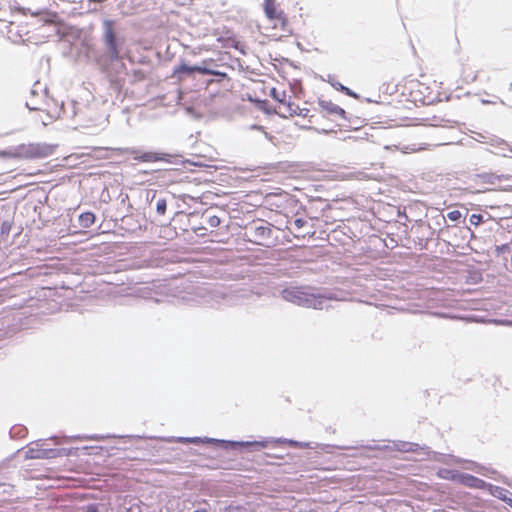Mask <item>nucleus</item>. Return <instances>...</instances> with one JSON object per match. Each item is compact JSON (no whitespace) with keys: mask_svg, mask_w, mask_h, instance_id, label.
<instances>
[{"mask_svg":"<svg viewBox=\"0 0 512 512\" xmlns=\"http://www.w3.org/2000/svg\"><path fill=\"white\" fill-rule=\"evenodd\" d=\"M396 91L405 101L414 105H432L442 101L446 94L441 83L425 77L422 80L405 78L397 84Z\"/></svg>","mask_w":512,"mask_h":512,"instance_id":"obj_1","label":"nucleus"},{"mask_svg":"<svg viewBox=\"0 0 512 512\" xmlns=\"http://www.w3.org/2000/svg\"><path fill=\"white\" fill-rule=\"evenodd\" d=\"M264 12L267 19V25L264 28L266 36L279 40L292 35L291 24L284 11L278 8L275 0L264 1Z\"/></svg>","mask_w":512,"mask_h":512,"instance_id":"obj_2","label":"nucleus"},{"mask_svg":"<svg viewBox=\"0 0 512 512\" xmlns=\"http://www.w3.org/2000/svg\"><path fill=\"white\" fill-rule=\"evenodd\" d=\"M273 98L277 101L275 105V111L278 115L283 118L299 116L302 118H308V121L312 123L313 115L310 114V109L300 108L297 104L291 101V96L286 95L284 91H279L273 88L271 91Z\"/></svg>","mask_w":512,"mask_h":512,"instance_id":"obj_3","label":"nucleus"},{"mask_svg":"<svg viewBox=\"0 0 512 512\" xmlns=\"http://www.w3.org/2000/svg\"><path fill=\"white\" fill-rule=\"evenodd\" d=\"M54 146L40 143L20 144L15 148L1 152V155L16 159H40L52 155Z\"/></svg>","mask_w":512,"mask_h":512,"instance_id":"obj_4","label":"nucleus"},{"mask_svg":"<svg viewBox=\"0 0 512 512\" xmlns=\"http://www.w3.org/2000/svg\"><path fill=\"white\" fill-rule=\"evenodd\" d=\"M104 41L110 58L112 60H118L120 58L121 49L111 21L105 23Z\"/></svg>","mask_w":512,"mask_h":512,"instance_id":"obj_5","label":"nucleus"},{"mask_svg":"<svg viewBox=\"0 0 512 512\" xmlns=\"http://www.w3.org/2000/svg\"><path fill=\"white\" fill-rule=\"evenodd\" d=\"M213 34L216 37V40L220 44L221 48H234L236 50L244 52V46L241 44L240 41L237 40L235 34L231 30L226 28H223L221 30L216 29Z\"/></svg>","mask_w":512,"mask_h":512,"instance_id":"obj_6","label":"nucleus"},{"mask_svg":"<svg viewBox=\"0 0 512 512\" xmlns=\"http://www.w3.org/2000/svg\"><path fill=\"white\" fill-rule=\"evenodd\" d=\"M246 235L249 241L258 245H265L271 238L272 229L266 225H255L247 230Z\"/></svg>","mask_w":512,"mask_h":512,"instance_id":"obj_7","label":"nucleus"},{"mask_svg":"<svg viewBox=\"0 0 512 512\" xmlns=\"http://www.w3.org/2000/svg\"><path fill=\"white\" fill-rule=\"evenodd\" d=\"M133 159L141 163L169 162L171 155L165 152H139L131 151Z\"/></svg>","mask_w":512,"mask_h":512,"instance_id":"obj_8","label":"nucleus"},{"mask_svg":"<svg viewBox=\"0 0 512 512\" xmlns=\"http://www.w3.org/2000/svg\"><path fill=\"white\" fill-rule=\"evenodd\" d=\"M15 10L21 12L23 15L30 14L32 16H39L41 18V21L48 24H54L58 20V14L56 12H52L46 9H42L40 7H14Z\"/></svg>","mask_w":512,"mask_h":512,"instance_id":"obj_9","label":"nucleus"},{"mask_svg":"<svg viewBox=\"0 0 512 512\" xmlns=\"http://www.w3.org/2000/svg\"><path fill=\"white\" fill-rule=\"evenodd\" d=\"M195 72H198L200 74L204 75H220V73L200 67V66H187L186 64H181L174 68L173 70V77H176L178 80H182V74L191 75Z\"/></svg>","mask_w":512,"mask_h":512,"instance_id":"obj_10","label":"nucleus"},{"mask_svg":"<svg viewBox=\"0 0 512 512\" xmlns=\"http://www.w3.org/2000/svg\"><path fill=\"white\" fill-rule=\"evenodd\" d=\"M453 479L466 487L474 489H485L489 486L484 480L471 474H459L457 477H453Z\"/></svg>","mask_w":512,"mask_h":512,"instance_id":"obj_11","label":"nucleus"},{"mask_svg":"<svg viewBox=\"0 0 512 512\" xmlns=\"http://www.w3.org/2000/svg\"><path fill=\"white\" fill-rule=\"evenodd\" d=\"M322 113L323 115H333L339 118H345L344 109L332 103L322 105Z\"/></svg>","mask_w":512,"mask_h":512,"instance_id":"obj_12","label":"nucleus"},{"mask_svg":"<svg viewBox=\"0 0 512 512\" xmlns=\"http://www.w3.org/2000/svg\"><path fill=\"white\" fill-rule=\"evenodd\" d=\"M96 220V216L92 212H84L79 216V223L83 228L91 227Z\"/></svg>","mask_w":512,"mask_h":512,"instance_id":"obj_13","label":"nucleus"},{"mask_svg":"<svg viewBox=\"0 0 512 512\" xmlns=\"http://www.w3.org/2000/svg\"><path fill=\"white\" fill-rule=\"evenodd\" d=\"M462 79L465 83H472L477 79V71L471 66H465L462 70Z\"/></svg>","mask_w":512,"mask_h":512,"instance_id":"obj_14","label":"nucleus"},{"mask_svg":"<svg viewBox=\"0 0 512 512\" xmlns=\"http://www.w3.org/2000/svg\"><path fill=\"white\" fill-rule=\"evenodd\" d=\"M284 297L288 300L296 301L301 300V294H303L299 289L293 288V289H287L284 291Z\"/></svg>","mask_w":512,"mask_h":512,"instance_id":"obj_15","label":"nucleus"},{"mask_svg":"<svg viewBox=\"0 0 512 512\" xmlns=\"http://www.w3.org/2000/svg\"><path fill=\"white\" fill-rule=\"evenodd\" d=\"M510 175H492L489 177V183L502 187V182L511 179Z\"/></svg>","mask_w":512,"mask_h":512,"instance_id":"obj_16","label":"nucleus"},{"mask_svg":"<svg viewBox=\"0 0 512 512\" xmlns=\"http://www.w3.org/2000/svg\"><path fill=\"white\" fill-rule=\"evenodd\" d=\"M167 209V201L165 199H159L156 203V211L159 215H164Z\"/></svg>","mask_w":512,"mask_h":512,"instance_id":"obj_17","label":"nucleus"},{"mask_svg":"<svg viewBox=\"0 0 512 512\" xmlns=\"http://www.w3.org/2000/svg\"><path fill=\"white\" fill-rule=\"evenodd\" d=\"M469 221L471 225L478 226L483 222V216L481 214H472Z\"/></svg>","mask_w":512,"mask_h":512,"instance_id":"obj_18","label":"nucleus"},{"mask_svg":"<svg viewBox=\"0 0 512 512\" xmlns=\"http://www.w3.org/2000/svg\"><path fill=\"white\" fill-rule=\"evenodd\" d=\"M243 446H254L257 448H265L267 447V441H253V442H245L241 443Z\"/></svg>","mask_w":512,"mask_h":512,"instance_id":"obj_19","label":"nucleus"},{"mask_svg":"<svg viewBox=\"0 0 512 512\" xmlns=\"http://www.w3.org/2000/svg\"><path fill=\"white\" fill-rule=\"evenodd\" d=\"M462 214L459 210H452L448 212L447 217L449 220L456 222L461 218Z\"/></svg>","mask_w":512,"mask_h":512,"instance_id":"obj_20","label":"nucleus"},{"mask_svg":"<svg viewBox=\"0 0 512 512\" xmlns=\"http://www.w3.org/2000/svg\"><path fill=\"white\" fill-rule=\"evenodd\" d=\"M225 512H246L245 508L239 505H230L225 509Z\"/></svg>","mask_w":512,"mask_h":512,"instance_id":"obj_21","label":"nucleus"},{"mask_svg":"<svg viewBox=\"0 0 512 512\" xmlns=\"http://www.w3.org/2000/svg\"><path fill=\"white\" fill-rule=\"evenodd\" d=\"M207 222L211 227H217L220 224V218L215 215L210 216Z\"/></svg>","mask_w":512,"mask_h":512,"instance_id":"obj_22","label":"nucleus"},{"mask_svg":"<svg viewBox=\"0 0 512 512\" xmlns=\"http://www.w3.org/2000/svg\"><path fill=\"white\" fill-rule=\"evenodd\" d=\"M306 224V221L304 219H301V218H297L293 221V225L296 227V228H302L304 225Z\"/></svg>","mask_w":512,"mask_h":512,"instance_id":"obj_23","label":"nucleus"},{"mask_svg":"<svg viewBox=\"0 0 512 512\" xmlns=\"http://www.w3.org/2000/svg\"><path fill=\"white\" fill-rule=\"evenodd\" d=\"M86 512H99L97 505L90 504L86 507Z\"/></svg>","mask_w":512,"mask_h":512,"instance_id":"obj_24","label":"nucleus"},{"mask_svg":"<svg viewBox=\"0 0 512 512\" xmlns=\"http://www.w3.org/2000/svg\"><path fill=\"white\" fill-rule=\"evenodd\" d=\"M30 457H31V458H40V457H42V455H41L40 453H38V454H36V455L31 454V455H30Z\"/></svg>","mask_w":512,"mask_h":512,"instance_id":"obj_25","label":"nucleus"},{"mask_svg":"<svg viewBox=\"0 0 512 512\" xmlns=\"http://www.w3.org/2000/svg\"><path fill=\"white\" fill-rule=\"evenodd\" d=\"M194 512H208V511L204 508H199V509H196Z\"/></svg>","mask_w":512,"mask_h":512,"instance_id":"obj_26","label":"nucleus"},{"mask_svg":"<svg viewBox=\"0 0 512 512\" xmlns=\"http://www.w3.org/2000/svg\"><path fill=\"white\" fill-rule=\"evenodd\" d=\"M505 190H511L512 189V186H507L504 188Z\"/></svg>","mask_w":512,"mask_h":512,"instance_id":"obj_27","label":"nucleus"}]
</instances>
